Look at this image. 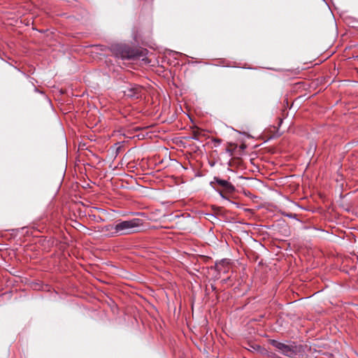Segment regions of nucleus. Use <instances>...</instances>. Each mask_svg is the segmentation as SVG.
<instances>
[{
	"label": "nucleus",
	"instance_id": "obj_3",
	"mask_svg": "<svg viewBox=\"0 0 358 358\" xmlns=\"http://www.w3.org/2000/svg\"><path fill=\"white\" fill-rule=\"evenodd\" d=\"M269 343L282 355L289 357H292L296 355L300 351L294 343L287 345L273 339L270 340Z\"/></svg>",
	"mask_w": 358,
	"mask_h": 358
},
{
	"label": "nucleus",
	"instance_id": "obj_8",
	"mask_svg": "<svg viewBox=\"0 0 358 358\" xmlns=\"http://www.w3.org/2000/svg\"><path fill=\"white\" fill-rule=\"evenodd\" d=\"M215 269L219 273H226L229 269V263L226 260H222L215 264Z\"/></svg>",
	"mask_w": 358,
	"mask_h": 358
},
{
	"label": "nucleus",
	"instance_id": "obj_1",
	"mask_svg": "<svg viewBox=\"0 0 358 358\" xmlns=\"http://www.w3.org/2000/svg\"><path fill=\"white\" fill-rule=\"evenodd\" d=\"M116 229L117 236L129 235L138 231V228L143 224V221L139 218L128 220H117Z\"/></svg>",
	"mask_w": 358,
	"mask_h": 358
},
{
	"label": "nucleus",
	"instance_id": "obj_2",
	"mask_svg": "<svg viewBox=\"0 0 358 358\" xmlns=\"http://www.w3.org/2000/svg\"><path fill=\"white\" fill-rule=\"evenodd\" d=\"M111 52L114 56L122 59H131L141 56L139 51L125 44H115L111 46Z\"/></svg>",
	"mask_w": 358,
	"mask_h": 358
},
{
	"label": "nucleus",
	"instance_id": "obj_4",
	"mask_svg": "<svg viewBox=\"0 0 358 358\" xmlns=\"http://www.w3.org/2000/svg\"><path fill=\"white\" fill-rule=\"evenodd\" d=\"M124 95L132 99H138L145 94V89L137 84H129L124 91Z\"/></svg>",
	"mask_w": 358,
	"mask_h": 358
},
{
	"label": "nucleus",
	"instance_id": "obj_9",
	"mask_svg": "<svg viewBox=\"0 0 358 358\" xmlns=\"http://www.w3.org/2000/svg\"><path fill=\"white\" fill-rule=\"evenodd\" d=\"M213 142L215 143V145H218L221 143L222 142V140L221 139H218V138H214L213 139Z\"/></svg>",
	"mask_w": 358,
	"mask_h": 358
},
{
	"label": "nucleus",
	"instance_id": "obj_7",
	"mask_svg": "<svg viewBox=\"0 0 358 358\" xmlns=\"http://www.w3.org/2000/svg\"><path fill=\"white\" fill-rule=\"evenodd\" d=\"M203 137H205L204 131L200 128L196 127L193 129L191 136H188L187 138L196 141H202Z\"/></svg>",
	"mask_w": 358,
	"mask_h": 358
},
{
	"label": "nucleus",
	"instance_id": "obj_6",
	"mask_svg": "<svg viewBox=\"0 0 358 358\" xmlns=\"http://www.w3.org/2000/svg\"><path fill=\"white\" fill-rule=\"evenodd\" d=\"M99 231L108 237L117 236L115 222L113 224H108L101 227Z\"/></svg>",
	"mask_w": 358,
	"mask_h": 358
},
{
	"label": "nucleus",
	"instance_id": "obj_5",
	"mask_svg": "<svg viewBox=\"0 0 358 358\" xmlns=\"http://www.w3.org/2000/svg\"><path fill=\"white\" fill-rule=\"evenodd\" d=\"M213 180L214 182L222 187L227 192L233 193L235 192V187L230 182L221 179L219 177H214Z\"/></svg>",
	"mask_w": 358,
	"mask_h": 358
},
{
	"label": "nucleus",
	"instance_id": "obj_10",
	"mask_svg": "<svg viewBox=\"0 0 358 358\" xmlns=\"http://www.w3.org/2000/svg\"><path fill=\"white\" fill-rule=\"evenodd\" d=\"M245 148V145H243L241 146V148H243V149H244Z\"/></svg>",
	"mask_w": 358,
	"mask_h": 358
}]
</instances>
